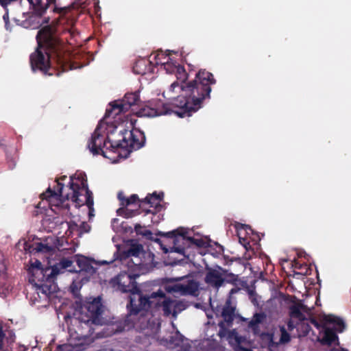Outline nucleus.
I'll list each match as a JSON object with an SVG mask.
<instances>
[{
    "mask_svg": "<svg viewBox=\"0 0 351 351\" xmlns=\"http://www.w3.org/2000/svg\"><path fill=\"white\" fill-rule=\"evenodd\" d=\"M163 193H161L160 194H157L156 193H154L151 195L147 196L145 199V201L143 202L142 206H144L145 204L149 205V208L154 210H160L162 208L161 202L162 201Z\"/></svg>",
    "mask_w": 351,
    "mask_h": 351,
    "instance_id": "23",
    "label": "nucleus"
},
{
    "mask_svg": "<svg viewBox=\"0 0 351 351\" xmlns=\"http://www.w3.org/2000/svg\"><path fill=\"white\" fill-rule=\"evenodd\" d=\"M118 199L121 206V207L117 210L119 215L129 218L136 214V210L139 206V204L138 197L136 195H132L127 198L122 192H119L118 193Z\"/></svg>",
    "mask_w": 351,
    "mask_h": 351,
    "instance_id": "15",
    "label": "nucleus"
},
{
    "mask_svg": "<svg viewBox=\"0 0 351 351\" xmlns=\"http://www.w3.org/2000/svg\"><path fill=\"white\" fill-rule=\"evenodd\" d=\"M237 291L234 289H232L230 291V294L232 295V294H234V293H236Z\"/></svg>",
    "mask_w": 351,
    "mask_h": 351,
    "instance_id": "32",
    "label": "nucleus"
},
{
    "mask_svg": "<svg viewBox=\"0 0 351 351\" xmlns=\"http://www.w3.org/2000/svg\"><path fill=\"white\" fill-rule=\"evenodd\" d=\"M57 182L56 191L48 188L40 195L42 202L38 204L37 208L44 207L45 202L50 207L47 210L43 225L48 231H53L60 223L61 228L67 229L65 235L60 236L59 238L62 240L64 237H69L74 234L81 236L84 233L88 232L90 229V226L79 217H74V219L66 222L60 221L59 219V215L63 217L70 214L69 209L70 199L75 203L76 207H84L89 218L94 216L93 199L91 192L88 189L85 173L77 171L70 178V185L66 187L68 192L64 191L65 189L63 184L59 180Z\"/></svg>",
    "mask_w": 351,
    "mask_h": 351,
    "instance_id": "2",
    "label": "nucleus"
},
{
    "mask_svg": "<svg viewBox=\"0 0 351 351\" xmlns=\"http://www.w3.org/2000/svg\"><path fill=\"white\" fill-rule=\"evenodd\" d=\"M139 100V95L137 93H130L125 95L121 100L115 101L110 104L106 110V114L111 117L114 121L120 124L122 122L132 121V130H138L134 128L136 122L135 117L125 112L134 105H136Z\"/></svg>",
    "mask_w": 351,
    "mask_h": 351,
    "instance_id": "9",
    "label": "nucleus"
},
{
    "mask_svg": "<svg viewBox=\"0 0 351 351\" xmlns=\"http://www.w3.org/2000/svg\"><path fill=\"white\" fill-rule=\"evenodd\" d=\"M72 265V261L68 259H63L59 263L49 267L50 269V276L53 282L54 278L60 274H63L65 271H72L71 267Z\"/></svg>",
    "mask_w": 351,
    "mask_h": 351,
    "instance_id": "22",
    "label": "nucleus"
},
{
    "mask_svg": "<svg viewBox=\"0 0 351 351\" xmlns=\"http://www.w3.org/2000/svg\"><path fill=\"white\" fill-rule=\"evenodd\" d=\"M152 299H155L154 306H158L162 304V311L165 315H172L176 317L178 313L186 308V304L181 301L169 300L165 298L162 291L152 293Z\"/></svg>",
    "mask_w": 351,
    "mask_h": 351,
    "instance_id": "13",
    "label": "nucleus"
},
{
    "mask_svg": "<svg viewBox=\"0 0 351 351\" xmlns=\"http://www.w3.org/2000/svg\"><path fill=\"white\" fill-rule=\"evenodd\" d=\"M39 21H42L41 29L38 32L36 36L38 41V47L36 50L30 56V62L33 70L36 69L46 73L49 68V56L47 49L53 47L56 41L53 36L54 28L51 25H44V22L47 23V20L42 19L39 17ZM40 23V21H38Z\"/></svg>",
    "mask_w": 351,
    "mask_h": 351,
    "instance_id": "7",
    "label": "nucleus"
},
{
    "mask_svg": "<svg viewBox=\"0 0 351 351\" xmlns=\"http://www.w3.org/2000/svg\"><path fill=\"white\" fill-rule=\"evenodd\" d=\"M165 237L161 241L156 239L165 253L176 252L186 256L185 246L195 245L199 248L206 249L205 252H199L201 254H210V240L205 236L197 234L192 236V231L183 228L168 232H160Z\"/></svg>",
    "mask_w": 351,
    "mask_h": 351,
    "instance_id": "5",
    "label": "nucleus"
},
{
    "mask_svg": "<svg viewBox=\"0 0 351 351\" xmlns=\"http://www.w3.org/2000/svg\"><path fill=\"white\" fill-rule=\"evenodd\" d=\"M265 315L261 313H256L254 315L253 318L249 324V326L255 330L256 325L263 321Z\"/></svg>",
    "mask_w": 351,
    "mask_h": 351,
    "instance_id": "27",
    "label": "nucleus"
},
{
    "mask_svg": "<svg viewBox=\"0 0 351 351\" xmlns=\"http://www.w3.org/2000/svg\"><path fill=\"white\" fill-rule=\"evenodd\" d=\"M165 288L168 293L175 295H195L198 289V285L192 280H187L181 282L167 284Z\"/></svg>",
    "mask_w": 351,
    "mask_h": 351,
    "instance_id": "16",
    "label": "nucleus"
},
{
    "mask_svg": "<svg viewBox=\"0 0 351 351\" xmlns=\"http://www.w3.org/2000/svg\"><path fill=\"white\" fill-rule=\"evenodd\" d=\"M76 262L81 270L89 271L93 267H90V261L88 258L83 256H77L76 258Z\"/></svg>",
    "mask_w": 351,
    "mask_h": 351,
    "instance_id": "26",
    "label": "nucleus"
},
{
    "mask_svg": "<svg viewBox=\"0 0 351 351\" xmlns=\"http://www.w3.org/2000/svg\"><path fill=\"white\" fill-rule=\"evenodd\" d=\"M8 5L4 8L6 10L5 14L3 16L5 22V26L7 29L8 27L9 12H10L13 19L19 25H25L23 23L22 18H26L27 13L23 10L22 7L25 5H32L35 14L38 16L43 14L45 9L42 5L41 0H7Z\"/></svg>",
    "mask_w": 351,
    "mask_h": 351,
    "instance_id": "10",
    "label": "nucleus"
},
{
    "mask_svg": "<svg viewBox=\"0 0 351 351\" xmlns=\"http://www.w3.org/2000/svg\"><path fill=\"white\" fill-rule=\"evenodd\" d=\"M159 328L160 323L158 321H153L152 322L149 321L146 326L141 327L142 330H147L145 331V334L149 336L156 334L158 332Z\"/></svg>",
    "mask_w": 351,
    "mask_h": 351,
    "instance_id": "25",
    "label": "nucleus"
},
{
    "mask_svg": "<svg viewBox=\"0 0 351 351\" xmlns=\"http://www.w3.org/2000/svg\"><path fill=\"white\" fill-rule=\"evenodd\" d=\"M69 337L67 343L58 347V351H84L93 342L90 336L82 335L69 328Z\"/></svg>",
    "mask_w": 351,
    "mask_h": 351,
    "instance_id": "12",
    "label": "nucleus"
},
{
    "mask_svg": "<svg viewBox=\"0 0 351 351\" xmlns=\"http://www.w3.org/2000/svg\"><path fill=\"white\" fill-rule=\"evenodd\" d=\"M152 294L149 298L143 296L138 288L131 292L130 304L127 305L130 315L143 312L154 306L155 299H152Z\"/></svg>",
    "mask_w": 351,
    "mask_h": 351,
    "instance_id": "14",
    "label": "nucleus"
},
{
    "mask_svg": "<svg viewBox=\"0 0 351 351\" xmlns=\"http://www.w3.org/2000/svg\"><path fill=\"white\" fill-rule=\"evenodd\" d=\"M149 64L146 60H138L134 66V71L140 75H147L149 72L150 68H147Z\"/></svg>",
    "mask_w": 351,
    "mask_h": 351,
    "instance_id": "24",
    "label": "nucleus"
},
{
    "mask_svg": "<svg viewBox=\"0 0 351 351\" xmlns=\"http://www.w3.org/2000/svg\"><path fill=\"white\" fill-rule=\"evenodd\" d=\"M80 315L77 319L89 326L91 324L103 325L105 324L101 317L103 306L100 298H88L83 306L81 307Z\"/></svg>",
    "mask_w": 351,
    "mask_h": 351,
    "instance_id": "11",
    "label": "nucleus"
},
{
    "mask_svg": "<svg viewBox=\"0 0 351 351\" xmlns=\"http://www.w3.org/2000/svg\"><path fill=\"white\" fill-rule=\"evenodd\" d=\"M221 316L223 322H220L219 325L220 330L219 335L221 337H226L230 344L235 351H252L250 341L246 338L239 336L235 330L228 331L225 329V324L228 326L233 320L234 316V307L228 300L225 306L222 308Z\"/></svg>",
    "mask_w": 351,
    "mask_h": 351,
    "instance_id": "8",
    "label": "nucleus"
},
{
    "mask_svg": "<svg viewBox=\"0 0 351 351\" xmlns=\"http://www.w3.org/2000/svg\"><path fill=\"white\" fill-rule=\"evenodd\" d=\"M34 300L36 301L37 300V298L36 296H34Z\"/></svg>",
    "mask_w": 351,
    "mask_h": 351,
    "instance_id": "38",
    "label": "nucleus"
},
{
    "mask_svg": "<svg viewBox=\"0 0 351 351\" xmlns=\"http://www.w3.org/2000/svg\"><path fill=\"white\" fill-rule=\"evenodd\" d=\"M210 304L212 308L213 309L214 313L217 317L219 316V313L221 312V308L217 306L216 307L214 306V302H212L211 299L209 298Z\"/></svg>",
    "mask_w": 351,
    "mask_h": 351,
    "instance_id": "30",
    "label": "nucleus"
},
{
    "mask_svg": "<svg viewBox=\"0 0 351 351\" xmlns=\"http://www.w3.org/2000/svg\"><path fill=\"white\" fill-rule=\"evenodd\" d=\"M236 228L240 243L248 251L252 247L251 241H255V237L258 236L254 235L252 229L246 225L237 223Z\"/></svg>",
    "mask_w": 351,
    "mask_h": 351,
    "instance_id": "18",
    "label": "nucleus"
},
{
    "mask_svg": "<svg viewBox=\"0 0 351 351\" xmlns=\"http://www.w3.org/2000/svg\"><path fill=\"white\" fill-rule=\"evenodd\" d=\"M215 253L213 254L212 253V254H213L214 256H218L219 254H221L223 251V247L221 245H217V244H215Z\"/></svg>",
    "mask_w": 351,
    "mask_h": 351,
    "instance_id": "31",
    "label": "nucleus"
},
{
    "mask_svg": "<svg viewBox=\"0 0 351 351\" xmlns=\"http://www.w3.org/2000/svg\"><path fill=\"white\" fill-rule=\"evenodd\" d=\"M5 265L0 258V296H7L12 290L10 282L7 280L5 274Z\"/></svg>",
    "mask_w": 351,
    "mask_h": 351,
    "instance_id": "21",
    "label": "nucleus"
},
{
    "mask_svg": "<svg viewBox=\"0 0 351 351\" xmlns=\"http://www.w3.org/2000/svg\"><path fill=\"white\" fill-rule=\"evenodd\" d=\"M141 316H144V313H141ZM141 319H145L144 317H141Z\"/></svg>",
    "mask_w": 351,
    "mask_h": 351,
    "instance_id": "37",
    "label": "nucleus"
},
{
    "mask_svg": "<svg viewBox=\"0 0 351 351\" xmlns=\"http://www.w3.org/2000/svg\"><path fill=\"white\" fill-rule=\"evenodd\" d=\"M77 67L76 66H74L73 65L71 66V69H76Z\"/></svg>",
    "mask_w": 351,
    "mask_h": 351,
    "instance_id": "35",
    "label": "nucleus"
},
{
    "mask_svg": "<svg viewBox=\"0 0 351 351\" xmlns=\"http://www.w3.org/2000/svg\"><path fill=\"white\" fill-rule=\"evenodd\" d=\"M111 327L112 328V330H114V325H112Z\"/></svg>",
    "mask_w": 351,
    "mask_h": 351,
    "instance_id": "39",
    "label": "nucleus"
},
{
    "mask_svg": "<svg viewBox=\"0 0 351 351\" xmlns=\"http://www.w3.org/2000/svg\"><path fill=\"white\" fill-rule=\"evenodd\" d=\"M224 280L225 274L221 268L217 267V269H207L205 282L209 287L218 289L222 286Z\"/></svg>",
    "mask_w": 351,
    "mask_h": 351,
    "instance_id": "19",
    "label": "nucleus"
},
{
    "mask_svg": "<svg viewBox=\"0 0 351 351\" xmlns=\"http://www.w3.org/2000/svg\"><path fill=\"white\" fill-rule=\"evenodd\" d=\"M291 319L288 322V328L292 330L295 327L298 322H302L307 319L310 315L311 308L302 304L293 305L290 308Z\"/></svg>",
    "mask_w": 351,
    "mask_h": 351,
    "instance_id": "17",
    "label": "nucleus"
},
{
    "mask_svg": "<svg viewBox=\"0 0 351 351\" xmlns=\"http://www.w3.org/2000/svg\"><path fill=\"white\" fill-rule=\"evenodd\" d=\"M158 210H154L152 209H147L146 210V214L147 215H152L151 221L153 223H158L161 220L162 217L160 215L157 214Z\"/></svg>",
    "mask_w": 351,
    "mask_h": 351,
    "instance_id": "28",
    "label": "nucleus"
},
{
    "mask_svg": "<svg viewBox=\"0 0 351 351\" xmlns=\"http://www.w3.org/2000/svg\"><path fill=\"white\" fill-rule=\"evenodd\" d=\"M56 0H48V2H49V3H56Z\"/></svg>",
    "mask_w": 351,
    "mask_h": 351,
    "instance_id": "34",
    "label": "nucleus"
},
{
    "mask_svg": "<svg viewBox=\"0 0 351 351\" xmlns=\"http://www.w3.org/2000/svg\"><path fill=\"white\" fill-rule=\"evenodd\" d=\"M207 317L210 319L213 318V316L208 312L206 313Z\"/></svg>",
    "mask_w": 351,
    "mask_h": 351,
    "instance_id": "33",
    "label": "nucleus"
},
{
    "mask_svg": "<svg viewBox=\"0 0 351 351\" xmlns=\"http://www.w3.org/2000/svg\"><path fill=\"white\" fill-rule=\"evenodd\" d=\"M152 261V253L144 252L141 245L133 246L121 259L122 264L128 268V272L121 273L112 280V286H117L119 290L130 293L136 290L138 288L135 282L136 278L144 273Z\"/></svg>",
    "mask_w": 351,
    "mask_h": 351,
    "instance_id": "4",
    "label": "nucleus"
},
{
    "mask_svg": "<svg viewBox=\"0 0 351 351\" xmlns=\"http://www.w3.org/2000/svg\"><path fill=\"white\" fill-rule=\"evenodd\" d=\"M99 263H101V264H106V263H107V262L106 261H101V262H99Z\"/></svg>",
    "mask_w": 351,
    "mask_h": 351,
    "instance_id": "36",
    "label": "nucleus"
},
{
    "mask_svg": "<svg viewBox=\"0 0 351 351\" xmlns=\"http://www.w3.org/2000/svg\"><path fill=\"white\" fill-rule=\"evenodd\" d=\"M49 267L43 268L41 263L35 259L31 260L28 267L29 280L34 287L36 294L43 301L41 306H47L49 303L50 296L55 293L57 286L52 282Z\"/></svg>",
    "mask_w": 351,
    "mask_h": 351,
    "instance_id": "6",
    "label": "nucleus"
},
{
    "mask_svg": "<svg viewBox=\"0 0 351 351\" xmlns=\"http://www.w3.org/2000/svg\"><path fill=\"white\" fill-rule=\"evenodd\" d=\"M175 51H157L152 55L150 62L160 65L167 73H175L178 82L171 84L164 91L163 97L171 104L160 99H152L138 112L140 117H155L174 113L179 117H189L202 106L204 100L210 97V85L215 83L213 74L204 70L199 71L194 80L186 82L187 78L183 66L174 60Z\"/></svg>",
    "mask_w": 351,
    "mask_h": 351,
    "instance_id": "1",
    "label": "nucleus"
},
{
    "mask_svg": "<svg viewBox=\"0 0 351 351\" xmlns=\"http://www.w3.org/2000/svg\"><path fill=\"white\" fill-rule=\"evenodd\" d=\"M281 337L280 341L281 343H287L290 340V336L289 333L286 331L285 327L280 328Z\"/></svg>",
    "mask_w": 351,
    "mask_h": 351,
    "instance_id": "29",
    "label": "nucleus"
},
{
    "mask_svg": "<svg viewBox=\"0 0 351 351\" xmlns=\"http://www.w3.org/2000/svg\"><path fill=\"white\" fill-rule=\"evenodd\" d=\"M62 244L60 243L59 241H54V239L52 237L48 238L43 243H37L35 244L34 250L36 252H40L45 254L46 255L51 256L55 253L56 249L61 247Z\"/></svg>",
    "mask_w": 351,
    "mask_h": 351,
    "instance_id": "20",
    "label": "nucleus"
},
{
    "mask_svg": "<svg viewBox=\"0 0 351 351\" xmlns=\"http://www.w3.org/2000/svg\"><path fill=\"white\" fill-rule=\"evenodd\" d=\"M145 135L140 130H132V121L117 123L105 114L88 143L94 155L101 154L117 163L128 157L132 150L142 147Z\"/></svg>",
    "mask_w": 351,
    "mask_h": 351,
    "instance_id": "3",
    "label": "nucleus"
}]
</instances>
